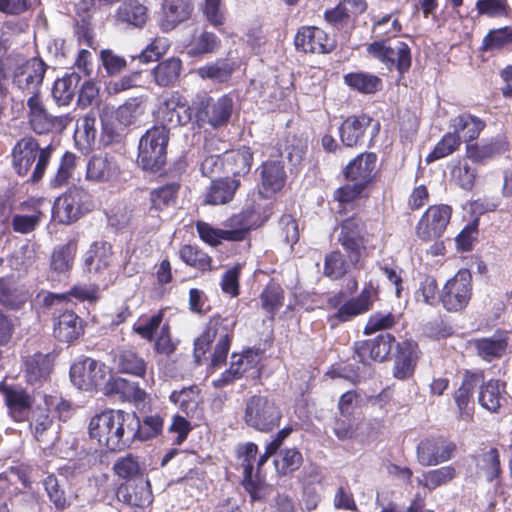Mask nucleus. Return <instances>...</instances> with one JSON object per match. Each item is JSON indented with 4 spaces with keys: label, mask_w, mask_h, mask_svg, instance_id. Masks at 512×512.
Returning <instances> with one entry per match:
<instances>
[{
    "label": "nucleus",
    "mask_w": 512,
    "mask_h": 512,
    "mask_svg": "<svg viewBox=\"0 0 512 512\" xmlns=\"http://www.w3.org/2000/svg\"><path fill=\"white\" fill-rule=\"evenodd\" d=\"M450 127L453 133H456L464 142L475 140L485 127V122L480 118L465 113L454 117L451 120Z\"/></svg>",
    "instance_id": "35"
},
{
    "label": "nucleus",
    "mask_w": 512,
    "mask_h": 512,
    "mask_svg": "<svg viewBox=\"0 0 512 512\" xmlns=\"http://www.w3.org/2000/svg\"><path fill=\"white\" fill-rule=\"evenodd\" d=\"M226 170L234 176L246 175L251 169L253 155L248 147L226 152L224 155Z\"/></svg>",
    "instance_id": "41"
},
{
    "label": "nucleus",
    "mask_w": 512,
    "mask_h": 512,
    "mask_svg": "<svg viewBox=\"0 0 512 512\" xmlns=\"http://www.w3.org/2000/svg\"><path fill=\"white\" fill-rule=\"evenodd\" d=\"M197 232L200 238L211 246L220 244L223 240L237 241L234 239V232L231 227L229 229H217L205 222H197Z\"/></svg>",
    "instance_id": "54"
},
{
    "label": "nucleus",
    "mask_w": 512,
    "mask_h": 512,
    "mask_svg": "<svg viewBox=\"0 0 512 512\" xmlns=\"http://www.w3.org/2000/svg\"><path fill=\"white\" fill-rule=\"evenodd\" d=\"M169 398L187 416L194 417L199 413L202 396L197 386L193 385L173 391Z\"/></svg>",
    "instance_id": "36"
},
{
    "label": "nucleus",
    "mask_w": 512,
    "mask_h": 512,
    "mask_svg": "<svg viewBox=\"0 0 512 512\" xmlns=\"http://www.w3.org/2000/svg\"><path fill=\"white\" fill-rule=\"evenodd\" d=\"M238 67V63L233 60L220 58L197 68L194 73L204 81H210L213 84H222L231 79Z\"/></svg>",
    "instance_id": "28"
},
{
    "label": "nucleus",
    "mask_w": 512,
    "mask_h": 512,
    "mask_svg": "<svg viewBox=\"0 0 512 512\" xmlns=\"http://www.w3.org/2000/svg\"><path fill=\"white\" fill-rule=\"evenodd\" d=\"M455 476V470L451 466H444L435 470H430L423 473L422 477H417L415 480L418 485L433 490L438 486L446 484L451 481Z\"/></svg>",
    "instance_id": "52"
},
{
    "label": "nucleus",
    "mask_w": 512,
    "mask_h": 512,
    "mask_svg": "<svg viewBox=\"0 0 512 512\" xmlns=\"http://www.w3.org/2000/svg\"><path fill=\"white\" fill-rule=\"evenodd\" d=\"M472 295V275L466 269L459 270L442 289L440 301L447 311L457 312L467 306Z\"/></svg>",
    "instance_id": "11"
},
{
    "label": "nucleus",
    "mask_w": 512,
    "mask_h": 512,
    "mask_svg": "<svg viewBox=\"0 0 512 512\" xmlns=\"http://www.w3.org/2000/svg\"><path fill=\"white\" fill-rule=\"evenodd\" d=\"M121 174L120 165L115 156L101 153L93 155L86 166V178L94 182L112 183Z\"/></svg>",
    "instance_id": "22"
},
{
    "label": "nucleus",
    "mask_w": 512,
    "mask_h": 512,
    "mask_svg": "<svg viewBox=\"0 0 512 512\" xmlns=\"http://www.w3.org/2000/svg\"><path fill=\"white\" fill-rule=\"evenodd\" d=\"M454 448V444L443 438L425 439L417 447V460L422 466H435L450 460Z\"/></svg>",
    "instance_id": "23"
},
{
    "label": "nucleus",
    "mask_w": 512,
    "mask_h": 512,
    "mask_svg": "<svg viewBox=\"0 0 512 512\" xmlns=\"http://www.w3.org/2000/svg\"><path fill=\"white\" fill-rule=\"evenodd\" d=\"M262 309L273 317L282 307L284 291L278 284H269L261 293Z\"/></svg>",
    "instance_id": "57"
},
{
    "label": "nucleus",
    "mask_w": 512,
    "mask_h": 512,
    "mask_svg": "<svg viewBox=\"0 0 512 512\" xmlns=\"http://www.w3.org/2000/svg\"><path fill=\"white\" fill-rule=\"evenodd\" d=\"M419 357L420 351L416 342L405 340L399 343L394 366V376L402 380L411 377Z\"/></svg>",
    "instance_id": "29"
},
{
    "label": "nucleus",
    "mask_w": 512,
    "mask_h": 512,
    "mask_svg": "<svg viewBox=\"0 0 512 512\" xmlns=\"http://www.w3.org/2000/svg\"><path fill=\"white\" fill-rule=\"evenodd\" d=\"M53 368V358L49 354H34L25 362V378L31 385H41L47 381Z\"/></svg>",
    "instance_id": "32"
},
{
    "label": "nucleus",
    "mask_w": 512,
    "mask_h": 512,
    "mask_svg": "<svg viewBox=\"0 0 512 512\" xmlns=\"http://www.w3.org/2000/svg\"><path fill=\"white\" fill-rule=\"evenodd\" d=\"M367 53L382 62L388 69H397L400 74L407 72L411 66L409 46L402 41L381 39L367 46Z\"/></svg>",
    "instance_id": "9"
},
{
    "label": "nucleus",
    "mask_w": 512,
    "mask_h": 512,
    "mask_svg": "<svg viewBox=\"0 0 512 512\" xmlns=\"http://www.w3.org/2000/svg\"><path fill=\"white\" fill-rule=\"evenodd\" d=\"M508 150V142L504 136H496L483 140L481 144H468L466 147L467 157L474 161H483L500 155Z\"/></svg>",
    "instance_id": "34"
},
{
    "label": "nucleus",
    "mask_w": 512,
    "mask_h": 512,
    "mask_svg": "<svg viewBox=\"0 0 512 512\" xmlns=\"http://www.w3.org/2000/svg\"><path fill=\"white\" fill-rule=\"evenodd\" d=\"M176 193V185H167L154 189L150 194L151 209L161 211L174 204Z\"/></svg>",
    "instance_id": "64"
},
{
    "label": "nucleus",
    "mask_w": 512,
    "mask_h": 512,
    "mask_svg": "<svg viewBox=\"0 0 512 512\" xmlns=\"http://www.w3.org/2000/svg\"><path fill=\"white\" fill-rule=\"evenodd\" d=\"M460 143V137L456 135V133H446L435 145L433 151L427 156L426 162L431 163L452 154L458 149Z\"/></svg>",
    "instance_id": "59"
},
{
    "label": "nucleus",
    "mask_w": 512,
    "mask_h": 512,
    "mask_svg": "<svg viewBox=\"0 0 512 512\" xmlns=\"http://www.w3.org/2000/svg\"><path fill=\"white\" fill-rule=\"evenodd\" d=\"M377 295L378 291L372 283L365 285L358 297L343 304L330 316L331 325L334 326L336 322L349 321L353 317L369 311L372 308L373 302L377 299Z\"/></svg>",
    "instance_id": "18"
},
{
    "label": "nucleus",
    "mask_w": 512,
    "mask_h": 512,
    "mask_svg": "<svg viewBox=\"0 0 512 512\" xmlns=\"http://www.w3.org/2000/svg\"><path fill=\"white\" fill-rule=\"evenodd\" d=\"M507 401L505 385L498 380H489L481 388L479 403L490 412H497Z\"/></svg>",
    "instance_id": "37"
},
{
    "label": "nucleus",
    "mask_w": 512,
    "mask_h": 512,
    "mask_svg": "<svg viewBox=\"0 0 512 512\" xmlns=\"http://www.w3.org/2000/svg\"><path fill=\"white\" fill-rule=\"evenodd\" d=\"M138 482L133 488L130 485L121 486L118 489V498L129 505L144 507L152 502V493L148 480L139 478Z\"/></svg>",
    "instance_id": "38"
},
{
    "label": "nucleus",
    "mask_w": 512,
    "mask_h": 512,
    "mask_svg": "<svg viewBox=\"0 0 512 512\" xmlns=\"http://www.w3.org/2000/svg\"><path fill=\"white\" fill-rule=\"evenodd\" d=\"M372 121L373 119L366 114L347 117L339 128L341 142L347 147L362 145Z\"/></svg>",
    "instance_id": "25"
},
{
    "label": "nucleus",
    "mask_w": 512,
    "mask_h": 512,
    "mask_svg": "<svg viewBox=\"0 0 512 512\" xmlns=\"http://www.w3.org/2000/svg\"><path fill=\"white\" fill-rule=\"evenodd\" d=\"M193 10L192 0H166L163 4V31H171L190 18Z\"/></svg>",
    "instance_id": "30"
},
{
    "label": "nucleus",
    "mask_w": 512,
    "mask_h": 512,
    "mask_svg": "<svg viewBox=\"0 0 512 512\" xmlns=\"http://www.w3.org/2000/svg\"><path fill=\"white\" fill-rule=\"evenodd\" d=\"M295 46L305 53H327L333 43L327 33L318 27H302L295 36Z\"/></svg>",
    "instance_id": "24"
},
{
    "label": "nucleus",
    "mask_w": 512,
    "mask_h": 512,
    "mask_svg": "<svg viewBox=\"0 0 512 512\" xmlns=\"http://www.w3.org/2000/svg\"><path fill=\"white\" fill-rule=\"evenodd\" d=\"M199 7L205 20L220 30L226 21L224 0H203Z\"/></svg>",
    "instance_id": "51"
},
{
    "label": "nucleus",
    "mask_w": 512,
    "mask_h": 512,
    "mask_svg": "<svg viewBox=\"0 0 512 512\" xmlns=\"http://www.w3.org/2000/svg\"><path fill=\"white\" fill-rule=\"evenodd\" d=\"M286 180L284 165L281 161H266L261 170V188L258 196L269 198L280 191Z\"/></svg>",
    "instance_id": "27"
},
{
    "label": "nucleus",
    "mask_w": 512,
    "mask_h": 512,
    "mask_svg": "<svg viewBox=\"0 0 512 512\" xmlns=\"http://www.w3.org/2000/svg\"><path fill=\"white\" fill-rule=\"evenodd\" d=\"M377 295L378 291L372 283L365 285L358 297L343 304L330 316L331 325L334 326L336 322L349 321L353 317L369 311L372 308L373 302L377 299Z\"/></svg>",
    "instance_id": "19"
},
{
    "label": "nucleus",
    "mask_w": 512,
    "mask_h": 512,
    "mask_svg": "<svg viewBox=\"0 0 512 512\" xmlns=\"http://www.w3.org/2000/svg\"><path fill=\"white\" fill-rule=\"evenodd\" d=\"M259 355L253 350H247L243 354H232L230 367L221 377L213 380V385L221 388L246 374L254 377L258 374L257 365Z\"/></svg>",
    "instance_id": "16"
},
{
    "label": "nucleus",
    "mask_w": 512,
    "mask_h": 512,
    "mask_svg": "<svg viewBox=\"0 0 512 512\" xmlns=\"http://www.w3.org/2000/svg\"><path fill=\"white\" fill-rule=\"evenodd\" d=\"M76 252L77 243L73 240L57 247L54 250L51 258L52 270L57 273L68 272L72 268Z\"/></svg>",
    "instance_id": "48"
},
{
    "label": "nucleus",
    "mask_w": 512,
    "mask_h": 512,
    "mask_svg": "<svg viewBox=\"0 0 512 512\" xmlns=\"http://www.w3.org/2000/svg\"><path fill=\"white\" fill-rule=\"evenodd\" d=\"M270 213V207L267 204L253 200L247 203L240 213L232 216L226 226L233 229L234 239L239 241L250 229L262 225L269 218Z\"/></svg>",
    "instance_id": "13"
},
{
    "label": "nucleus",
    "mask_w": 512,
    "mask_h": 512,
    "mask_svg": "<svg viewBox=\"0 0 512 512\" xmlns=\"http://www.w3.org/2000/svg\"><path fill=\"white\" fill-rule=\"evenodd\" d=\"M301 453L294 449L281 450L277 458L275 459V466L278 472L286 474L297 470L302 464Z\"/></svg>",
    "instance_id": "62"
},
{
    "label": "nucleus",
    "mask_w": 512,
    "mask_h": 512,
    "mask_svg": "<svg viewBox=\"0 0 512 512\" xmlns=\"http://www.w3.org/2000/svg\"><path fill=\"white\" fill-rule=\"evenodd\" d=\"M372 235L366 231L364 222L359 218L343 221L338 237L343 248L350 254V261L356 265L361 257V250L374 248Z\"/></svg>",
    "instance_id": "10"
},
{
    "label": "nucleus",
    "mask_w": 512,
    "mask_h": 512,
    "mask_svg": "<svg viewBox=\"0 0 512 512\" xmlns=\"http://www.w3.org/2000/svg\"><path fill=\"white\" fill-rule=\"evenodd\" d=\"M510 44H512V27L491 30L483 40V48L486 51L501 49Z\"/></svg>",
    "instance_id": "61"
},
{
    "label": "nucleus",
    "mask_w": 512,
    "mask_h": 512,
    "mask_svg": "<svg viewBox=\"0 0 512 512\" xmlns=\"http://www.w3.org/2000/svg\"><path fill=\"white\" fill-rule=\"evenodd\" d=\"M394 341V337L386 333L361 342L356 347L357 358L362 363H366L369 359L382 362L389 356Z\"/></svg>",
    "instance_id": "26"
},
{
    "label": "nucleus",
    "mask_w": 512,
    "mask_h": 512,
    "mask_svg": "<svg viewBox=\"0 0 512 512\" xmlns=\"http://www.w3.org/2000/svg\"><path fill=\"white\" fill-rule=\"evenodd\" d=\"M80 77L73 73L57 79L52 89V95L59 106L69 105L75 96Z\"/></svg>",
    "instance_id": "46"
},
{
    "label": "nucleus",
    "mask_w": 512,
    "mask_h": 512,
    "mask_svg": "<svg viewBox=\"0 0 512 512\" xmlns=\"http://www.w3.org/2000/svg\"><path fill=\"white\" fill-rule=\"evenodd\" d=\"M182 62L178 58H169L160 62L153 70L152 74L157 85L167 87L173 85L180 76Z\"/></svg>",
    "instance_id": "44"
},
{
    "label": "nucleus",
    "mask_w": 512,
    "mask_h": 512,
    "mask_svg": "<svg viewBox=\"0 0 512 512\" xmlns=\"http://www.w3.org/2000/svg\"><path fill=\"white\" fill-rule=\"evenodd\" d=\"M159 116L162 122L168 125H186L192 119V109L181 94L172 92L164 98L159 107Z\"/></svg>",
    "instance_id": "21"
},
{
    "label": "nucleus",
    "mask_w": 512,
    "mask_h": 512,
    "mask_svg": "<svg viewBox=\"0 0 512 512\" xmlns=\"http://www.w3.org/2000/svg\"><path fill=\"white\" fill-rule=\"evenodd\" d=\"M28 293L24 289L13 288L7 279H0V303L10 308H20L28 300Z\"/></svg>",
    "instance_id": "55"
},
{
    "label": "nucleus",
    "mask_w": 512,
    "mask_h": 512,
    "mask_svg": "<svg viewBox=\"0 0 512 512\" xmlns=\"http://www.w3.org/2000/svg\"><path fill=\"white\" fill-rule=\"evenodd\" d=\"M344 83L360 93L372 94L379 91L382 81L376 75L367 72H351L344 76Z\"/></svg>",
    "instance_id": "45"
},
{
    "label": "nucleus",
    "mask_w": 512,
    "mask_h": 512,
    "mask_svg": "<svg viewBox=\"0 0 512 512\" xmlns=\"http://www.w3.org/2000/svg\"><path fill=\"white\" fill-rule=\"evenodd\" d=\"M70 408L68 401L57 395H46L42 402L35 407L26 422L29 423V429L33 437L39 442H49L57 434L54 424V412H58L60 417Z\"/></svg>",
    "instance_id": "4"
},
{
    "label": "nucleus",
    "mask_w": 512,
    "mask_h": 512,
    "mask_svg": "<svg viewBox=\"0 0 512 512\" xmlns=\"http://www.w3.org/2000/svg\"><path fill=\"white\" fill-rule=\"evenodd\" d=\"M451 218V208L447 205H434L428 208L419 220L416 233L422 240L439 238L444 233Z\"/></svg>",
    "instance_id": "15"
},
{
    "label": "nucleus",
    "mask_w": 512,
    "mask_h": 512,
    "mask_svg": "<svg viewBox=\"0 0 512 512\" xmlns=\"http://www.w3.org/2000/svg\"><path fill=\"white\" fill-rule=\"evenodd\" d=\"M351 264L353 263L347 261L340 251H332L325 257L324 275L331 279H340L348 272Z\"/></svg>",
    "instance_id": "56"
},
{
    "label": "nucleus",
    "mask_w": 512,
    "mask_h": 512,
    "mask_svg": "<svg viewBox=\"0 0 512 512\" xmlns=\"http://www.w3.org/2000/svg\"><path fill=\"white\" fill-rule=\"evenodd\" d=\"M53 147L47 145L40 148L33 137H25L19 140L13 148V164L19 175H26L35 163L32 172V182L39 181L46 170L51 158Z\"/></svg>",
    "instance_id": "5"
},
{
    "label": "nucleus",
    "mask_w": 512,
    "mask_h": 512,
    "mask_svg": "<svg viewBox=\"0 0 512 512\" xmlns=\"http://www.w3.org/2000/svg\"><path fill=\"white\" fill-rule=\"evenodd\" d=\"M281 412L272 399L254 395L245 405L244 421L249 426L261 432H269L278 426Z\"/></svg>",
    "instance_id": "8"
},
{
    "label": "nucleus",
    "mask_w": 512,
    "mask_h": 512,
    "mask_svg": "<svg viewBox=\"0 0 512 512\" xmlns=\"http://www.w3.org/2000/svg\"><path fill=\"white\" fill-rule=\"evenodd\" d=\"M377 156L374 153H363L352 160L345 169L346 178L366 185L373 177Z\"/></svg>",
    "instance_id": "31"
},
{
    "label": "nucleus",
    "mask_w": 512,
    "mask_h": 512,
    "mask_svg": "<svg viewBox=\"0 0 512 512\" xmlns=\"http://www.w3.org/2000/svg\"><path fill=\"white\" fill-rule=\"evenodd\" d=\"M479 356L486 361L501 357L507 348L505 337L496 334L491 338H482L475 342Z\"/></svg>",
    "instance_id": "49"
},
{
    "label": "nucleus",
    "mask_w": 512,
    "mask_h": 512,
    "mask_svg": "<svg viewBox=\"0 0 512 512\" xmlns=\"http://www.w3.org/2000/svg\"><path fill=\"white\" fill-rule=\"evenodd\" d=\"M27 107L29 124L35 133L47 134L53 131L52 115L45 109L39 95L30 96Z\"/></svg>",
    "instance_id": "33"
},
{
    "label": "nucleus",
    "mask_w": 512,
    "mask_h": 512,
    "mask_svg": "<svg viewBox=\"0 0 512 512\" xmlns=\"http://www.w3.org/2000/svg\"><path fill=\"white\" fill-rule=\"evenodd\" d=\"M163 425L164 420L158 414L146 416L142 422L137 417L135 440L146 441L158 436L163 430Z\"/></svg>",
    "instance_id": "53"
},
{
    "label": "nucleus",
    "mask_w": 512,
    "mask_h": 512,
    "mask_svg": "<svg viewBox=\"0 0 512 512\" xmlns=\"http://www.w3.org/2000/svg\"><path fill=\"white\" fill-rule=\"evenodd\" d=\"M169 140L168 129L154 126L141 137L138 146V163L148 171L160 170L166 162V148Z\"/></svg>",
    "instance_id": "6"
},
{
    "label": "nucleus",
    "mask_w": 512,
    "mask_h": 512,
    "mask_svg": "<svg viewBox=\"0 0 512 512\" xmlns=\"http://www.w3.org/2000/svg\"><path fill=\"white\" fill-rule=\"evenodd\" d=\"M43 213L39 209H34L32 213H16L12 218L13 231L19 234H28L33 232L40 224Z\"/></svg>",
    "instance_id": "58"
},
{
    "label": "nucleus",
    "mask_w": 512,
    "mask_h": 512,
    "mask_svg": "<svg viewBox=\"0 0 512 512\" xmlns=\"http://www.w3.org/2000/svg\"><path fill=\"white\" fill-rule=\"evenodd\" d=\"M92 207L90 194L82 188L74 187L55 200L52 216L59 223L70 224L90 211Z\"/></svg>",
    "instance_id": "7"
},
{
    "label": "nucleus",
    "mask_w": 512,
    "mask_h": 512,
    "mask_svg": "<svg viewBox=\"0 0 512 512\" xmlns=\"http://www.w3.org/2000/svg\"><path fill=\"white\" fill-rule=\"evenodd\" d=\"M402 26L394 14H387L379 19H374L373 33L379 38H391L400 33Z\"/></svg>",
    "instance_id": "60"
},
{
    "label": "nucleus",
    "mask_w": 512,
    "mask_h": 512,
    "mask_svg": "<svg viewBox=\"0 0 512 512\" xmlns=\"http://www.w3.org/2000/svg\"><path fill=\"white\" fill-rule=\"evenodd\" d=\"M137 416L122 410H106L91 418L89 435L111 451L128 448L135 440Z\"/></svg>",
    "instance_id": "1"
},
{
    "label": "nucleus",
    "mask_w": 512,
    "mask_h": 512,
    "mask_svg": "<svg viewBox=\"0 0 512 512\" xmlns=\"http://www.w3.org/2000/svg\"><path fill=\"white\" fill-rule=\"evenodd\" d=\"M235 322L232 319L216 317L210 320L202 334L194 342V357L196 362L200 360L216 341V346L211 357V365L217 367L226 361L230 349V340L233 334Z\"/></svg>",
    "instance_id": "2"
},
{
    "label": "nucleus",
    "mask_w": 512,
    "mask_h": 512,
    "mask_svg": "<svg viewBox=\"0 0 512 512\" xmlns=\"http://www.w3.org/2000/svg\"><path fill=\"white\" fill-rule=\"evenodd\" d=\"M113 389L128 401L141 403L146 398V392L137 383L130 382L123 378H116L113 382Z\"/></svg>",
    "instance_id": "63"
},
{
    "label": "nucleus",
    "mask_w": 512,
    "mask_h": 512,
    "mask_svg": "<svg viewBox=\"0 0 512 512\" xmlns=\"http://www.w3.org/2000/svg\"><path fill=\"white\" fill-rule=\"evenodd\" d=\"M113 262L112 246L106 241L93 242L83 256V270L93 276L103 277Z\"/></svg>",
    "instance_id": "20"
},
{
    "label": "nucleus",
    "mask_w": 512,
    "mask_h": 512,
    "mask_svg": "<svg viewBox=\"0 0 512 512\" xmlns=\"http://www.w3.org/2000/svg\"><path fill=\"white\" fill-rule=\"evenodd\" d=\"M3 393L8 414L15 422H26L39 404L33 395L19 386L4 388Z\"/></svg>",
    "instance_id": "17"
},
{
    "label": "nucleus",
    "mask_w": 512,
    "mask_h": 512,
    "mask_svg": "<svg viewBox=\"0 0 512 512\" xmlns=\"http://www.w3.org/2000/svg\"><path fill=\"white\" fill-rule=\"evenodd\" d=\"M82 333L79 317L72 311L62 313L54 327V336L62 342H72Z\"/></svg>",
    "instance_id": "39"
},
{
    "label": "nucleus",
    "mask_w": 512,
    "mask_h": 512,
    "mask_svg": "<svg viewBox=\"0 0 512 512\" xmlns=\"http://www.w3.org/2000/svg\"><path fill=\"white\" fill-rule=\"evenodd\" d=\"M109 376L108 366L88 357L77 359L70 368L71 382L81 390H91L100 386Z\"/></svg>",
    "instance_id": "12"
},
{
    "label": "nucleus",
    "mask_w": 512,
    "mask_h": 512,
    "mask_svg": "<svg viewBox=\"0 0 512 512\" xmlns=\"http://www.w3.org/2000/svg\"><path fill=\"white\" fill-rule=\"evenodd\" d=\"M234 107L233 98L230 95H222L217 99L208 97L202 101L196 117L199 122L207 123L213 128H219L227 124Z\"/></svg>",
    "instance_id": "14"
},
{
    "label": "nucleus",
    "mask_w": 512,
    "mask_h": 512,
    "mask_svg": "<svg viewBox=\"0 0 512 512\" xmlns=\"http://www.w3.org/2000/svg\"><path fill=\"white\" fill-rule=\"evenodd\" d=\"M116 17L119 22L142 27L147 20V8L138 1L128 0L119 6Z\"/></svg>",
    "instance_id": "42"
},
{
    "label": "nucleus",
    "mask_w": 512,
    "mask_h": 512,
    "mask_svg": "<svg viewBox=\"0 0 512 512\" xmlns=\"http://www.w3.org/2000/svg\"><path fill=\"white\" fill-rule=\"evenodd\" d=\"M220 47L221 40L216 34L209 31H203L194 39L188 48L187 54L191 57L212 54L217 52Z\"/></svg>",
    "instance_id": "50"
},
{
    "label": "nucleus",
    "mask_w": 512,
    "mask_h": 512,
    "mask_svg": "<svg viewBox=\"0 0 512 512\" xmlns=\"http://www.w3.org/2000/svg\"><path fill=\"white\" fill-rule=\"evenodd\" d=\"M239 186L240 181L237 179L215 180L206 194L205 203L212 205L225 204L232 200Z\"/></svg>",
    "instance_id": "40"
},
{
    "label": "nucleus",
    "mask_w": 512,
    "mask_h": 512,
    "mask_svg": "<svg viewBox=\"0 0 512 512\" xmlns=\"http://www.w3.org/2000/svg\"><path fill=\"white\" fill-rule=\"evenodd\" d=\"M145 112L141 97L130 98L116 110V119L123 126L135 124Z\"/></svg>",
    "instance_id": "47"
},
{
    "label": "nucleus",
    "mask_w": 512,
    "mask_h": 512,
    "mask_svg": "<svg viewBox=\"0 0 512 512\" xmlns=\"http://www.w3.org/2000/svg\"><path fill=\"white\" fill-rule=\"evenodd\" d=\"M117 369L126 374L143 377L146 373V362L132 350H121L114 358Z\"/></svg>",
    "instance_id": "43"
},
{
    "label": "nucleus",
    "mask_w": 512,
    "mask_h": 512,
    "mask_svg": "<svg viewBox=\"0 0 512 512\" xmlns=\"http://www.w3.org/2000/svg\"><path fill=\"white\" fill-rule=\"evenodd\" d=\"M46 64L40 58L25 59L20 56L7 59L4 77L11 80L12 87L23 94L38 95L46 73Z\"/></svg>",
    "instance_id": "3"
}]
</instances>
